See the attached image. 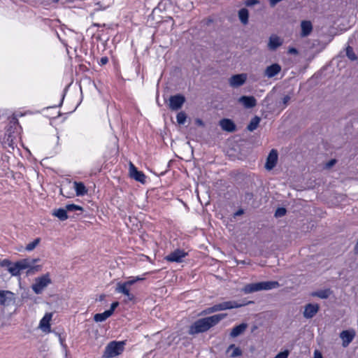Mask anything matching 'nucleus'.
<instances>
[{
	"instance_id": "obj_14",
	"label": "nucleus",
	"mask_w": 358,
	"mask_h": 358,
	"mask_svg": "<svg viewBox=\"0 0 358 358\" xmlns=\"http://www.w3.org/2000/svg\"><path fill=\"white\" fill-rule=\"evenodd\" d=\"M238 102L243 105L245 108H252L257 105V99L253 96H241Z\"/></svg>"
},
{
	"instance_id": "obj_37",
	"label": "nucleus",
	"mask_w": 358,
	"mask_h": 358,
	"mask_svg": "<svg viewBox=\"0 0 358 358\" xmlns=\"http://www.w3.org/2000/svg\"><path fill=\"white\" fill-rule=\"evenodd\" d=\"M215 312H217L216 308H215V306L213 305L211 307H209V308H207L204 309L201 312V314L202 315H208V314H210V313H215Z\"/></svg>"
},
{
	"instance_id": "obj_26",
	"label": "nucleus",
	"mask_w": 358,
	"mask_h": 358,
	"mask_svg": "<svg viewBox=\"0 0 358 358\" xmlns=\"http://www.w3.org/2000/svg\"><path fill=\"white\" fill-rule=\"evenodd\" d=\"M238 18L241 23L244 25L248 23L249 19V12L248 10L245 8H243L238 10Z\"/></svg>"
},
{
	"instance_id": "obj_18",
	"label": "nucleus",
	"mask_w": 358,
	"mask_h": 358,
	"mask_svg": "<svg viewBox=\"0 0 358 358\" xmlns=\"http://www.w3.org/2000/svg\"><path fill=\"white\" fill-rule=\"evenodd\" d=\"M355 336L354 330H344L340 334V337L343 340V346L347 347L352 341Z\"/></svg>"
},
{
	"instance_id": "obj_17",
	"label": "nucleus",
	"mask_w": 358,
	"mask_h": 358,
	"mask_svg": "<svg viewBox=\"0 0 358 358\" xmlns=\"http://www.w3.org/2000/svg\"><path fill=\"white\" fill-rule=\"evenodd\" d=\"M222 130L227 132H234L236 130V125L231 119L223 118L219 122Z\"/></svg>"
},
{
	"instance_id": "obj_2",
	"label": "nucleus",
	"mask_w": 358,
	"mask_h": 358,
	"mask_svg": "<svg viewBox=\"0 0 358 358\" xmlns=\"http://www.w3.org/2000/svg\"><path fill=\"white\" fill-rule=\"evenodd\" d=\"M280 287L278 281H262L256 283L247 284L242 289L245 294H250L261 290H270Z\"/></svg>"
},
{
	"instance_id": "obj_42",
	"label": "nucleus",
	"mask_w": 358,
	"mask_h": 358,
	"mask_svg": "<svg viewBox=\"0 0 358 358\" xmlns=\"http://www.w3.org/2000/svg\"><path fill=\"white\" fill-rule=\"evenodd\" d=\"M259 3V0H245V5L246 6H252L254 5Z\"/></svg>"
},
{
	"instance_id": "obj_15",
	"label": "nucleus",
	"mask_w": 358,
	"mask_h": 358,
	"mask_svg": "<svg viewBox=\"0 0 358 358\" xmlns=\"http://www.w3.org/2000/svg\"><path fill=\"white\" fill-rule=\"evenodd\" d=\"M281 66L277 63L268 66L264 71V76L271 78L281 71Z\"/></svg>"
},
{
	"instance_id": "obj_51",
	"label": "nucleus",
	"mask_w": 358,
	"mask_h": 358,
	"mask_svg": "<svg viewBox=\"0 0 358 358\" xmlns=\"http://www.w3.org/2000/svg\"><path fill=\"white\" fill-rule=\"evenodd\" d=\"M134 278V280H136V282H138V281H142V280H144V278H141V277H139V276L135 277V278Z\"/></svg>"
},
{
	"instance_id": "obj_40",
	"label": "nucleus",
	"mask_w": 358,
	"mask_h": 358,
	"mask_svg": "<svg viewBox=\"0 0 358 358\" xmlns=\"http://www.w3.org/2000/svg\"><path fill=\"white\" fill-rule=\"evenodd\" d=\"M10 265H11V262L7 259L0 260V266L2 267H7V268L8 269V268Z\"/></svg>"
},
{
	"instance_id": "obj_54",
	"label": "nucleus",
	"mask_w": 358,
	"mask_h": 358,
	"mask_svg": "<svg viewBox=\"0 0 358 358\" xmlns=\"http://www.w3.org/2000/svg\"><path fill=\"white\" fill-rule=\"evenodd\" d=\"M59 0H53V2L57 3Z\"/></svg>"
},
{
	"instance_id": "obj_23",
	"label": "nucleus",
	"mask_w": 358,
	"mask_h": 358,
	"mask_svg": "<svg viewBox=\"0 0 358 358\" xmlns=\"http://www.w3.org/2000/svg\"><path fill=\"white\" fill-rule=\"evenodd\" d=\"M73 185L77 196H84L87 193V189L83 182L75 181Z\"/></svg>"
},
{
	"instance_id": "obj_28",
	"label": "nucleus",
	"mask_w": 358,
	"mask_h": 358,
	"mask_svg": "<svg viewBox=\"0 0 358 358\" xmlns=\"http://www.w3.org/2000/svg\"><path fill=\"white\" fill-rule=\"evenodd\" d=\"M292 96L289 94L285 95L278 102V107L284 110L289 103Z\"/></svg>"
},
{
	"instance_id": "obj_12",
	"label": "nucleus",
	"mask_w": 358,
	"mask_h": 358,
	"mask_svg": "<svg viewBox=\"0 0 358 358\" xmlns=\"http://www.w3.org/2000/svg\"><path fill=\"white\" fill-rule=\"evenodd\" d=\"M187 255L184 250L177 249L167 255L165 259L170 262H181Z\"/></svg>"
},
{
	"instance_id": "obj_4",
	"label": "nucleus",
	"mask_w": 358,
	"mask_h": 358,
	"mask_svg": "<svg viewBox=\"0 0 358 358\" xmlns=\"http://www.w3.org/2000/svg\"><path fill=\"white\" fill-rule=\"evenodd\" d=\"M52 283V280L50 278L48 273L38 277L35 279V282L31 285V288L35 294H40L42 293L43 289Z\"/></svg>"
},
{
	"instance_id": "obj_6",
	"label": "nucleus",
	"mask_w": 358,
	"mask_h": 358,
	"mask_svg": "<svg viewBox=\"0 0 358 358\" xmlns=\"http://www.w3.org/2000/svg\"><path fill=\"white\" fill-rule=\"evenodd\" d=\"M252 303H253V301H248L246 303H239L236 301H224V302H222V303H220L217 304H215V306L216 308V310L217 312V311H221V310H229V309L240 308L245 305Z\"/></svg>"
},
{
	"instance_id": "obj_22",
	"label": "nucleus",
	"mask_w": 358,
	"mask_h": 358,
	"mask_svg": "<svg viewBox=\"0 0 358 358\" xmlns=\"http://www.w3.org/2000/svg\"><path fill=\"white\" fill-rule=\"evenodd\" d=\"M52 318V314L51 313H46L44 317L41 319L40 321V327L43 331H50V321Z\"/></svg>"
},
{
	"instance_id": "obj_35",
	"label": "nucleus",
	"mask_w": 358,
	"mask_h": 358,
	"mask_svg": "<svg viewBox=\"0 0 358 358\" xmlns=\"http://www.w3.org/2000/svg\"><path fill=\"white\" fill-rule=\"evenodd\" d=\"M40 241H41L40 238H36L34 241H32L27 245V246L25 248L26 250H27V251L33 250L39 244Z\"/></svg>"
},
{
	"instance_id": "obj_20",
	"label": "nucleus",
	"mask_w": 358,
	"mask_h": 358,
	"mask_svg": "<svg viewBox=\"0 0 358 358\" xmlns=\"http://www.w3.org/2000/svg\"><path fill=\"white\" fill-rule=\"evenodd\" d=\"M333 292L331 289L327 288L324 289H320L310 293V296L313 297H318L322 299H328L331 294Z\"/></svg>"
},
{
	"instance_id": "obj_25",
	"label": "nucleus",
	"mask_w": 358,
	"mask_h": 358,
	"mask_svg": "<svg viewBox=\"0 0 358 358\" xmlns=\"http://www.w3.org/2000/svg\"><path fill=\"white\" fill-rule=\"evenodd\" d=\"M231 350H232L231 353L229 355L231 358H236L240 357L243 354L242 350L239 347H236L235 344L229 345V347L227 348L226 353H229Z\"/></svg>"
},
{
	"instance_id": "obj_8",
	"label": "nucleus",
	"mask_w": 358,
	"mask_h": 358,
	"mask_svg": "<svg viewBox=\"0 0 358 358\" xmlns=\"http://www.w3.org/2000/svg\"><path fill=\"white\" fill-rule=\"evenodd\" d=\"M15 301V295L8 290L0 289V306H8Z\"/></svg>"
},
{
	"instance_id": "obj_11",
	"label": "nucleus",
	"mask_w": 358,
	"mask_h": 358,
	"mask_svg": "<svg viewBox=\"0 0 358 358\" xmlns=\"http://www.w3.org/2000/svg\"><path fill=\"white\" fill-rule=\"evenodd\" d=\"M129 173L130 176L134 178L135 180L140 182L141 183L145 182V174L137 169V168L130 162L129 165Z\"/></svg>"
},
{
	"instance_id": "obj_36",
	"label": "nucleus",
	"mask_w": 358,
	"mask_h": 358,
	"mask_svg": "<svg viewBox=\"0 0 358 358\" xmlns=\"http://www.w3.org/2000/svg\"><path fill=\"white\" fill-rule=\"evenodd\" d=\"M287 213V210L283 208V207H280V208H278L275 212V217H281L282 216H284Z\"/></svg>"
},
{
	"instance_id": "obj_39",
	"label": "nucleus",
	"mask_w": 358,
	"mask_h": 358,
	"mask_svg": "<svg viewBox=\"0 0 358 358\" xmlns=\"http://www.w3.org/2000/svg\"><path fill=\"white\" fill-rule=\"evenodd\" d=\"M254 194L252 192H245L244 194V201L247 203H250V201L253 200Z\"/></svg>"
},
{
	"instance_id": "obj_49",
	"label": "nucleus",
	"mask_w": 358,
	"mask_h": 358,
	"mask_svg": "<svg viewBox=\"0 0 358 358\" xmlns=\"http://www.w3.org/2000/svg\"><path fill=\"white\" fill-rule=\"evenodd\" d=\"M127 300L130 301H135V299H136L134 294H133L132 293L129 294L127 296Z\"/></svg>"
},
{
	"instance_id": "obj_38",
	"label": "nucleus",
	"mask_w": 358,
	"mask_h": 358,
	"mask_svg": "<svg viewBox=\"0 0 358 358\" xmlns=\"http://www.w3.org/2000/svg\"><path fill=\"white\" fill-rule=\"evenodd\" d=\"M289 355L288 350H285L282 352L278 353L274 358H287Z\"/></svg>"
},
{
	"instance_id": "obj_5",
	"label": "nucleus",
	"mask_w": 358,
	"mask_h": 358,
	"mask_svg": "<svg viewBox=\"0 0 358 358\" xmlns=\"http://www.w3.org/2000/svg\"><path fill=\"white\" fill-rule=\"evenodd\" d=\"M38 259H23L18 261L21 270L28 269L27 273L28 275L34 274L36 271H39L41 269V266L35 265Z\"/></svg>"
},
{
	"instance_id": "obj_31",
	"label": "nucleus",
	"mask_w": 358,
	"mask_h": 358,
	"mask_svg": "<svg viewBox=\"0 0 358 358\" xmlns=\"http://www.w3.org/2000/svg\"><path fill=\"white\" fill-rule=\"evenodd\" d=\"M65 208L66 209L67 213L80 211V214H81L84 211V209L82 206L74 203L67 204L65 206Z\"/></svg>"
},
{
	"instance_id": "obj_7",
	"label": "nucleus",
	"mask_w": 358,
	"mask_h": 358,
	"mask_svg": "<svg viewBox=\"0 0 358 358\" xmlns=\"http://www.w3.org/2000/svg\"><path fill=\"white\" fill-rule=\"evenodd\" d=\"M185 102V96L181 94H177L170 96L169 106L172 110H178L182 108Z\"/></svg>"
},
{
	"instance_id": "obj_19",
	"label": "nucleus",
	"mask_w": 358,
	"mask_h": 358,
	"mask_svg": "<svg viewBox=\"0 0 358 358\" xmlns=\"http://www.w3.org/2000/svg\"><path fill=\"white\" fill-rule=\"evenodd\" d=\"M247 323H241L238 325L234 327L229 334L231 338H236L243 334L248 328Z\"/></svg>"
},
{
	"instance_id": "obj_24",
	"label": "nucleus",
	"mask_w": 358,
	"mask_h": 358,
	"mask_svg": "<svg viewBox=\"0 0 358 358\" xmlns=\"http://www.w3.org/2000/svg\"><path fill=\"white\" fill-rule=\"evenodd\" d=\"M52 215L57 217L59 220H66L70 216L68 215L66 208H60L53 210Z\"/></svg>"
},
{
	"instance_id": "obj_44",
	"label": "nucleus",
	"mask_w": 358,
	"mask_h": 358,
	"mask_svg": "<svg viewBox=\"0 0 358 358\" xmlns=\"http://www.w3.org/2000/svg\"><path fill=\"white\" fill-rule=\"evenodd\" d=\"M288 53L291 54V55H298L299 51L296 48L292 47V48H289Z\"/></svg>"
},
{
	"instance_id": "obj_21",
	"label": "nucleus",
	"mask_w": 358,
	"mask_h": 358,
	"mask_svg": "<svg viewBox=\"0 0 358 358\" xmlns=\"http://www.w3.org/2000/svg\"><path fill=\"white\" fill-rule=\"evenodd\" d=\"M301 36L306 37L310 35L313 30V26L310 21H302L301 24Z\"/></svg>"
},
{
	"instance_id": "obj_30",
	"label": "nucleus",
	"mask_w": 358,
	"mask_h": 358,
	"mask_svg": "<svg viewBox=\"0 0 358 358\" xmlns=\"http://www.w3.org/2000/svg\"><path fill=\"white\" fill-rule=\"evenodd\" d=\"M111 315L108 310H105L102 313H96L94 316V320L96 322H103L106 320Z\"/></svg>"
},
{
	"instance_id": "obj_47",
	"label": "nucleus",
	"mask_w": 358,
	"mask_h": 358,
	"mask_svg": "<svg viewBox=\"0 0 358 358\" xmlns=\"http://www.w3.org/2000/svg\"><path fill=\"white\" fill-rule=\"evenodd\" d=\"M336 163V160L334 159H332L331 160H329L327 164V168H331V166H333Z\"/></svg>"
},
{
	"instance_id": "obj_3",
	"label": "nucleus",
	"mask_w": 358,
	"mask_h": 358,
	"mask_svg": "<svg viewBox=\"0 0 358 358\" xmlns=\"http://www.w3.org/2000/svg\"><path fill=\"white\" fill-rule=\"evenodd\" d=\"M124 341H111L105 348L103 357L112 358L120 355L124 349Z\"/></svg>"
},
{
	"instance_id": "obj_46",
	"label": "nucleus",
	"mask_w": 358,
	"mask_h": 358,
	"mask_svg": "<svg viewBox=\"0 0 358 358\" xmlns=\"http://www.w3.org/2000/svg\"><path fill=\"white\" fill-rule=\"evenodd\" d=\"M282 0H269V4L271 7H274L277 3L282 1Z\"/></svg>"
},
{
	"instance_id": "obj_48",
	"label": "nucleus",
	"mask_w": 358,
	"mask_h": 358,
	"mask_svg": "<svg viewBox=\"0 0 358 358\" xmlns=\"http://www.w3.org/2000/svg\"><path fill=\"white\" fill-rule=\"evenodd\" d=\"M314 358H323L322 353L316 350L314 352Z\"/></svg>"
},
{
	"instance_id": "obj_27",
	"label": "nucleus",
	"mask_w": 358,
	"mask_h": 358,
	"mask_svg": "<svg viewBox=\"0 0 358 358\" xmlns=\"http://www.w3.org/2000/svg\"><path fill=\"white\" fill-rule=\"evenodd\" d=\"M260 121L261 119L259 117L255 116L253 118H252L250 123L247 126V129L250 131H253L257 128Z\"/></svg>"
},
{
	"instance_id": "obj_34",
	"label": "nucleus",
	"mask_w": 358,
	"mask_h": 358,
	"mask_svg": "<svg viewBox=\"0 0 358 358\" xmlns=\"http://www.w3.org/2000/svg\"><path fill=\"white\" fill-rule=\"evenodd\" d=\"M187 119V115L185 112L181 111L177 114L176 120L179 124H184Z\"/></svg>"
},
{
	"instance_id": "obj_1",
	"label": "nucleus",
	"mask_w": 358,
	"mask_h": 358,
	"mask_svg": "<svg viewBox=\"0 0 358 358\" xmlns=\"http://www.w3.org/2000/svg\"><path fill=\"white\" fill-rule=\"evenodd\" d=\"M227 316V313H220L199 319L189 327V334L190 335H194L199 333L206 332L208 331L211 327L217 325Z\"/></svg>"
},
{
	"instance_id": "obj_32",
	"label": "nucleus",
	"mask_w": 358,
	"mask_h": 358,
	"mask_svg": "<svg viewBox=\"0 0 358 358\" xmlns=\"http://www.w3.org/2000/svg\"><path fill=\"white\" fill-rule=\"evenodd\" d=\"M115 292L117 293L123 294L126 296L131 293L129 287H126L125 285H122V282H118L117 284Z\"/></svg>"
},
{
	"instance_id": "obj_9",
	"label": "nucleus",
	"mask_w": 358,
	"mask_h": 358,
	"mask_svg": "<svg viewBox=\"0 0 358 358\" xmlns=\"http://www.w3.org/2000/svg\"><path fill=\"white\" fill-rule=\"evenodd\" d=\"M320 305L317 303H307L304 306L303 315L306 319L313 318L320 310Z\"/></svg>"
},
{
	"instance_id": "obj_43",
	"label": "nucleus",
	"mask_w": 358,
	"mask_h": 358,
	"mask_svg": "<svg viewBox=\"0 0 358 358\" xmlns=\"http://www.w3.org/2000/svg\"><path fill=\"white\" fill-rule=\"evenodd\" d=\"M135 283H136V280H134V278H132V279L122 283V285H125L127 287H129L130 286L133 285Z\"/></svg>"
},
{
	"instance_id": "obj_45",
	"label": "nucleus",
	"mask_w": 358,
	"mask_h": 358,
	"mask_svg": "<svg viewBox=\"0 0 358 358\" xmlns=\"http://www.w3.org/2000/svg\"><path fill=\"white\" fill-rule=\"evenodd\" d=\"M108 62V59L107 57H103L101 58L99 64L103 66L106 64Z\"/></svg>"
},
{
	"instance_id": "obj_50",
	"label": "nucleus",
	"mask_w": 358,
	"mask_h": 358,
	"mask_svg": "<svg viewBox=\"0 0 358 358\" xmlns=\"http://www.w3.org/2000/svg\"><path fill=\"white\" fill-rule=\"evenodd\" d=\"M244 211L243 209H239L236 213V215H241L242 214H243Z\"/></svg>"
},
{
	"instance_id": "obj_53",
	"label": "nucleus",
	"mask_w": 358,
	"mask_h": 358,
	"mask_svg": "<svg viewBox=\"0 0 358 358\" xmlns=\"http://www.w3.org/2000/svg\"><path fill=\"white\" fill-rule=\"evenodd\" d=\"M197 123H198L199 124H200V125H203V121H202V120H199V119H198V120H197Z\"/></svg>"
},
{
	"instance_id": "obj_29",
	"label": "nucleus",
	"mask_w": 358,
	"mask_h": 358,
	"mask_svg": "<svg viewBox=\"0 0 358 358\" xmlns=\"http://www.w3.org/2000/svg\"><path fill=\"white\" fill-rule=\"evenodd\" d=\"M8 271L12 275L17 276L20 275L22 270L20 268V264L17 262L15 264L11 263Z\"/></svg>"
},
{
	"instance_id": "obj_13",
	"label": "nucleus",
	"mask_w": 358,
	"mask_h": 358,
	"mask_svg": "<svg viewBox=\"0 0 358 358\" xmlns=\"http://www.w3.org/2000/svg\"><path fill=\"white\" fill-rule=\"evenodd\" d=\"M247 80V75L245 73L236 74L232 76L229 80V85L232 87H238L243 85Z\"/></svg>"
},
{
	"instance_id": "obj_33",
	"label": "nucleus",
	"mask_w": 358,
	"mask_h": 358,
	"mask_svg": "<svg viewBox=\"0 0 358 358\" xmlns=\"http://www.w3.org/2000/svg\"><path fill=\"white\" fill-rule=\"evenodd\" d=\"M346 55L351 61H355L357 59V57L355 53L353 48L350 45L346 48Z\"/></svg>"
},
{
	"instance_id": "obj_10",
	"label": "nucleus",
	"mask_w": 358,
	"mask_h": 358,
	"mask_svg": "<svg viewBox=\"0 0 358 358\" xmlns=\"http://www.w3.org/2000/svg\"><path fill=\"white\" fill-rule=\"evenodd\" d=\"M278 158V151L275 149H272L266 158V162L265 164L266 169L268 171L272 170L276 166Z\"/></svg>"
},
{
	"instance_id": "obj_52",
	"label": "nucleus",
	"mask_w": 358,
	"mask_h": 358,
	"mask_svg": "<svg viewBox=\"0 0 358 358\" xmlns=\"http://www.w3.org/2000/svg\"><path fill=\"white\" fill-rule=\"evenodd\" d=\"M213 22V19L208 18V19H207L206 24L210 25Z\"/></svg>"
},
{
	"instance_id": "obj_41",
	"label": "nucleus",
	"mask_w": 358,
	"mask_h": 358,
	"mask_svg": "<svg viewBox=\"0 0 358 358\" xmlns=\"http://www.w3.org/2000/svg\"><path fill=\"white\" fill-rule=\"evenodd\" d=\"M119 306V302L117 301H115L113 303H111L110 305V308L109 310H107L110 313V315H112L115 310V308Z\"/></svg>"
},
{
	"instance_id": "obj_16",
	"label": "nucleus",
	"mask_w": 358,
	"mask_h": 358,
	"mask_svg": "<svg viewBox=\"0 0 358 358\" xmlns=\"http://www.w3.org/2000/svg\"><path fill=\"white\" fill-rule=\"evenodd\" d=\"M283 43V40L278 36L273 34L269 37L268 48L271 51L276 50Z\"/></svg>"
}]
</instances>
